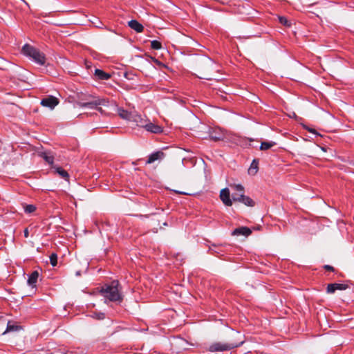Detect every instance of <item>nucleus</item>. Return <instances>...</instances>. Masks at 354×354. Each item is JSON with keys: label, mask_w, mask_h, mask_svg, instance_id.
<instances>
[{"label": "nucleus", "mask_w": 354, "mask_h": 354, "mask_svg": "<svg viewBox=\"0 0 354 354\" xmlns=\"http://www.w3.org/2000/svg\"><path fill=\"white\" fill-rule=\"evenodd\" d=\"M119 283L118 281H113L110 284L102 287L100 292L110 301L121 302L122 297L118 289Z\"/></svg>", "instance_id": "obj_1"}, {"label": "nucleus", "mask_w": 354, "mask_h": 354, "mask_svg": "<svg viewBox=\"0 0 354 354\" xmlns=\"http://www.w3.org/2000/svg\"><path fill=\"white\" fill-rule=\"evenodd\" d=\"M21 52L24 55L30 57L38 64L44 65L45 64L46 58L44 54L32 46L25 44L21 49Z\"/></svg>", "instance_id": "obj_2"}, {"label": "nucleus", "mask_w": 354, "mask_h": 354, "mask_svg": "<svg viewBox=\"0 0 354 354\" xmlns=\"http://www.w3.org/2000/svg\"><path fill=\"white\" fill-rule=\"evenodd\" d=\"M243 343V342L235 343L214 342L209 346V351L210 352L230 351L241 346Z\"/></svg>", "instance_id": "obj_3"}, {"label": "nucleus", "mask_w": 354, "mask_h": 354, "mask_svg": "<svg viewBox=\"0 0 354 354\" xmlns=\"http://www.w3.org/2000/svg\"><path fill=\"white\" fill-rule=\"evenodd\" d=\"M109 104V101L106 99L102 98V99H95L93 101L88 102H78L77 104L80 107H88L89 109H95L98 106H107Z\"/></svg>", "instance_id": "obj_4"}, {"label": "nucleus", "mask_w": 354, "mask_h": 354, "mask_svg": "<svg viewBox=\"0 0 354 354\" xmlns=\"http://www.w3.org/2000/svg\"><path fill=\"white\" fill-rule=\"evenodd\" d=\"M209 135L211 140L214 141L223 140L226 138V131L220 127L209 129Z\"/></svg>", "instance_id": "obj_5"}, {"label": "nucleus", "mask_w": 354, "mask_h": 354, "mask_svg": "<svg viewBox=\"0 0 354 354\" xmlns=\"http://www.w3.org/2000/svg\"><path fill=\"white\" fill-rule=\"evenodd\" d=\"M233 201H238L243 203L248 207H254L255 202L249 196L244 195V194L235 193L232 194Z\"/></svg>", "instance_id": "obj_6"}, {"label": "nucleus", "mask_w": 354, "mask_h": 354, "mask_svg": "<svg viewBox=\"0 0 354 354\" xmlns=\"http://www.w3.org/2000/svg\"><path fill=\"white\" fill-rule=\"evenodd\" d=\"M59 104V100L52 95L41 100V104L43 106L48 107L51 109H54Z\"/></svg>", "instance_id": "obj_7"}, {"label": "nucleus", "mask_w": 354, "mask_h": 354, "mask_svg": "<svg viewBox=\"0 0 354 354\" xmlns=\"http://www.w3.org/2000/svg\"><path fill=\"white\" fill-rule=\"evenodd\" d=\"M220 198L224 205L226 206H232V201L230 198V192L228 188H224L221 189L220 192Z\"/></svg>", "instance_id": "obj_8"}, {"label": "nucleus", "mask_w": 354, "mask_h": 354, "mask_svg": "<svg viewBox=\"0 0 354 354\" xmlns=\"http://www.w3.org/2000/svg\"><path fill=\"white\" fill-rule=\"evenodd\" d=\"M348 285L344 283H329L326 288V292L333 294L336 290H344L348 288Z\"/></svg>", "instance_id": "obj_9"}, {"label": "nucleus", "mask_w": 354, "mask_h": 354, "mask_svg": "<svg viewBox=\"0 0 354 354\" xmlns=\"http://www.w3.org/2000/svg\"><path fill=\"white\" fill-rule=\"evenodd\" d=\"M165 158V153L161 151H157L152 153H151L147 160L146 161V164H151L156 160H160Z\"/></svg>", "instance_id": "obj_10"}, {"label": "nucleus", "mask_w": 354, "mask_h": 354, "mask_svg": "<svg viewBox=\"0 0 354 354\" xmlns=\"http://www.w3.org/2000/svg\"><path fill=\"white\" fill-rule=\"evenodd\" d=\"M252 233V230L248 227H240L234 229L232 232V235L233 236H248Z\"/></svg>", "instance_id": "obj_11"}, {"label": "nucleus", "mask_w": 354, "mask_h": 354, "mask_svg": "<svg viewBox=\"0 0 354 354\" xmlns=\"http://www.w3.org/2000/svg\"><path fill=\"white\" fill-rule=\"evenodd\" d=\"M144 128L147 131H149V132L153 133H160L162 131V128L160 126H159L158 124H155L149 122H146Z\"/></svg>", "instance_id": "obj_12"}, {"label": "nucleus", "mask_w": 354, "mask_h": 354, "mask_svg": "<svg viewBox=\"0 0 354 354\" xmlns=\"http://www.w3.org/2000/svg\"><path fill=\"white\" fill-rule=\"evenodd\" d=\"M128 24L129 26L137 32H142L144 30L143 26L136 20H131Z\"/></svg>", "instance_id": "obj_13"}, {"label": "nucleus", "mask_w": 354, "mask_h": 354, "mask_svg": "<svg viewBox=\"0 0 354 354\" xmlns=\"http://www.w3.org/2000/svg\"><path fill=\"white\" fill-rule=\"evenodd\" d=\"M39 277V273L37 271H33L28 279V283L32 288L36 287V283Z\"/></svg>", "instance_id": "obj_14"}, {"label": "nucleus", "mask_w": 354, "mask_h": 354, "mask_svg": "<svg viewBox=\"0 0 354 354\" xmlns=\"http://www.w3.org/2000/svg\"><path fill=\"white\" fill-rule=\"evenodd\" d=\"M136 123V126L144 127L146 123V120H145L143 118H142L140 115H138L136 113H133V115L131 118V120Z\"/></svg>", "instance_id": "obj_15"}, {"label": "nucleus", "mask_w": 354, "mask_h": 354, "mask_svg": "<svg viewBox=\"0 0 354 354\" xmlns=\"http://www.w3.org/2000/svg\"><path fill=\"white\" fill-rule=\"evenodd\" d=\"M95 76L100 80H107L111 77V75L109 73H105L104 71L100 69H95Z\"/></svg>", "instance_id": "obj_16"}, {"label": "nucleus", "mask_w": 354, "mask_h": 354, "mask_svg": "<svg viewBox=\"0 0 354 354\" xmlns=\"http://www.w3.org/2000/svg\"><path fill=\"white\" fill-rule=\"evenodd\" d=\"M55 172L62 178L68 181L69 180V174L68 173L62 169L61 167H53Z\"/></svg>", "instance_id": "obj_17"}, {"label": "nucleus", "mask_w": 354, "mask_h": 354, "mask_svg": "<svg viewBox=\"0 0 354 354\" xmlns=\"http://www.w3.org/2000/svg\"><path fill=\"white\" fill-rule=\"evenodd\" d=\"M133 113H134L129 112L123 109H118V115L120 117L129 121L131 120Z\"/></svg>", "instance_id": "obj_18"}, {"label": "nucleus", "mask_w": 354, "mask_h": 354, "mask_svg": "<svg viewBox=\"0 0 354 354\" xmlns=\"http://www.w3.org/2000/svg\"><path fill=\"white\" fill-rule=\"evenodd\" d=\"M203 66L208 69L214 70L215 64L212 59L205 57L203 60Z\"/></svg>", "instance_id": "obj_19"}, {"label": "nucleus", "mask_w": 354, "mask_h": 354, "mask_svg": "<svg viewBox=\"0 0 354 354\" xmlns=\"http://www.w3.org/2000/svg\"><path fill=\"white\" fill-rule=\"evenodd\" d=\"M258 165H259L258 160L256 159L253 160V161L252 162V164L250 165V167L248 169L249 174H255L257 172Z\"/></svg>", "instance_id": "obj_20"}, {"label": "nucleus", "mask_w": 354, "mask_h": 354, "mask_svg": "<svg viewBox=\"0 0 354 354\" xmlns=\"http://www.w3.org/2000/svg\"><path fill=\"white\" fill-rule=\"evenodd\" d=\"M90 316L97 320H102L105 318V314L102 312H91Z\"/></svg>", "instance_id": "obj_21"}, {"label": "nucleus", "mask_w": 354, "mask_h": 354, "mask_svg": "<svg viewBox=\"0 0 354 354\" xmlns=\"http://www.w3.org/2000/svg\"><path fill=\"white\" fill-rule=\"evenodd\" d=\"M275 145L274 142H262L260 146L261 150H268Z\"/></svg>", "instance_id": "obj_22"}, {"label": "nucleus", "mask_w": 354, "mask_h": 354, "mask_svg": "<svg viewBox=\"0 0 354 354\" xmlns=\"http://www.w3.org/2000/svg\"><path fill=\"white\" fill-rule=\"evenodd\" d=\"M41 157L50 165H52L54 161V157L47 153H42Z\"/></svg>", "instance_id": "obj_23"}, {"label": "nucleus", "mask_w": 354, "mask_h": 354, "mask_svg": "<svg viewBox=\"0 0 354 354\" xmlns=\"http://www.w3.org/2000/svg\"><path fill=\"white\" fill-rule=\"evenodd\" d=\"M230 187L232 189H235L236 191L239 192V194H244V187L241 184H231Z\"/></svg>", "instance_id": "obj_24"}, {"label": "nucleus", "mask_w": 354, "mask_h": 354, "mask_svg": "<svg viewBox=\"0 0 354 354\" xmlns=\"http://www.w3.org/2000/svg\"><path fill=\"white\" fill-rule=\"evenodd\" d=\"M279 21L281 24L286 27H290L291 26V22L285 17H279Z\"/></svg>", "instance_id": "obj_25"}, {"label": "nucleus", "mask_w": 354, "mask_h": 354, "mask_svg": "<svg viewBox=\"0 0 354 354\" xmlns=\"http://www.w3.org/2000/svg\"><path fill=\"white\" fill-rule=\"evenodd\" d=\"M151 47L154 50H159L162 48V44L157 40H153L151 41Z\"/></svg>", "instance_id": "obj_26"}, {"label": "nucleus", "mask_w": 354, "mask_h": 354, "mask_svg": "<svg viewBox=\"0 0 354 354\" xmlns=\"http://www.w3.org/2000/svg\"><path fill=\"white\" fill-rule=\"evenodd\" d=\"M36 210V207L34 205H26L24 206V212L26 213H32Z\"/></svg>", "instance_id": "obj_27"}, {"label": "nucleus", "mask_w": 354, "mask_h": 354, "mask_svg": "<svg viewBox=\"0 0 354 354\" xmlns=\"http://www.w3.org/2000/svg\"><path fill=\"white\" fill-rule=\"evenodd\" d=\"M50 262L53 266H57V255L55 253L51 254L50 256Z\"/></svg>", "instance_id": "obj_28"}, {"label": "nucleus", "mask_w": 354, "mask_h": 354, "mask_svg": "<svg viewBox=\"0 0 354 354\" xmlns=\"http://www.w3.org/2000/svg\"><path fill=\"white\" fill-rule=\"evenodd\" d=\"M216 248V245H212L211 247H209V251L211 252V254H219V252L217 250H214V248Z\"/></svg>", "instance_id": "obj_29"}, {"label": "nucleus", "mask_w": 354, "mask_h": 354, "mask_svg": "<svg viewBox=\"0 0 354 354\" xmlns=\"http://www.w3.org/2000/svg\"><path fill=\"white\" fill-rule=\"evenodd\" d=\"M324 268L326 270H328V271H331V272H334L335 271V269L333 266H329V265H325L324 266Z\"/></svg>", "instance_id": "obj_30"}, {"label": "nucleus", "mask_w": 354, "mask_h": 354, "mask_svg": "<svg viewBox=\"0 0 354 354\" xmlns=\"http://www.w3.org/2000/svg\"><path fill=\"white\" fill-rule=\"evenodd\" d=\"M150 58L158 65H160L161 64V62L160 61H158V59H156V58H153L152 57H150Z\"/></svg>", "instance_id": "obj_31"}, {"label": "nucleus", "mask_w": 354, "mask_h": 354, "mask_svg": "<svg viewBox=\"0 0 354 354\" xmlns=\"http://www.w3.org/2000/svg\"><path fill=\"white\" fill-rule=\"evenodd\" d=\"M24 236H25L26 238H27V237L28 236V234H29L28 230L27 228H26V229L24 230Z\"/></svg>", "instance_id": "obj_32"}, {"label": "nucleus", "mask_w": 354, "mask_h": 354, "mask_svg": "<svg viewBox=\"0 0 354 354\" xmlns=\"http://www.w3.org/2000/svg\"><path fill=\"white\" fill-rule=\"evenodd\" d=\"M308 131L310 133H315V130L313 129H307Z\"/></svg>", "instance_id": "obj_33"}, {"label": "nucleus", "mask_w": 354, "mask_h": 354, "mask_svg": "<svg viewBox=\"0 0 354 354\" xmlns=\"http://www.w3.org/2000/svg\"><path fill=\"white\" fill-rule=\"evenodd\" d=\"M12 329H13V326H12L8 325V327H7V330H11Z\"/></svg>", "instance_id": "obj_34"}, {"label": "nucleus", "mask_w": 354, "mask_h": 354, "mask_svg": "<svg viewBox=\"0 0 354 354\" xmlns=\"http://www.w3.org/2000/svg\"><path fill=\"white\" fill-rule=\"evenodd\" d=\"M97 111H99L100 112L102 113L103 110L101 107H98L97 106V108H95Z\"/></svg>", "instance_id": "obj_35"}, {"label": "nucleus", "mask_w": 354, "mask_h": 354, "mask_svg": "<svg viewBox=\"0 0 354 354\" xmlns=\"http://www.w3.org/2000/svg\"><path fill=\"white\" fill-rule=\"evenodd\" d=\"M92 23H93V24H95V26L96 27H100V26H99L97 24H96L95 22H92Z\"/></svg>", "instance_id": "obj_36"}, {"label": "nucleus", "mask_w": 354, "mask_h": 354, "mask_svg": "<svg viewBox=\"0 0 354 354\" xmlns=\"http://www.w3.org/2000/svg\"><path fill=\"white\" fill-rule=\"evenodd\" d=\"M203 79H206V80H210L211 78L209 77H203Z\"/></svg>", "instance_id": "obj_37"}, {"label": "nucleus", "mask_w": 354, "mask_h": 354, "mask_svg": "<svg viewBox=\"0 0 354 354\" xmlns=\"http://www.w3.org/2000/svg\"><path fill=\"white\" fill-rule=\"evenodd\" d=\"M353 165H354V162H353Z\"/></svg>", "instance_id": "obj_38"}]
</instances>
